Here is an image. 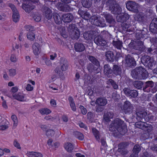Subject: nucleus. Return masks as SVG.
I'll return each mask as SVG.
<instances>
[{
    "label": "nucleus",
    "instance_id": "nucleus-1",
    "mask_svg": "<svg viewBox=\"0 0 157 157\" xmlns=\"http://www.w3.org/2000/svg\"><path fill=\"white\" fill-rule=\"evenodd\" d=\"M115 129L122 135H124L127 131L126 125L124 121L118 118L114 120L110 125L109 130L115 131Z\"/></svg>",
    "mask_w": 157,
    "mask_h": 157
},
{
    "label": "nucleus",
    "instance_id": "nucleus-2",
    "mask_svg": "<svg viewBox=\"0 0 157 157\" xmlns=\"http://www.w3.org/2000/svg\"><path fill=\"white\" fill-rule=\"evenodd\" d=\"M131 75L135 79H145L148 76L147 72L145 69L142 67L135 68L131 72Z\"/></svg>",
    "mask_w": 157,
    "mask_h": 157
},
{
    "label": "nucleus",
    "instance_id": "nucleus-3",
    "mask_svg": "<svg viewBox=\"0 0 157 157\" xmlns=\"http://www.w3.org/2000/svg\"><path fill=\"white\" fill-rule=\"evenodd\" d=\"M105 5L112 13L119 14L121 13V8L115 1L108 0L106 2Z\"/></svg>",
    "mask_w": 157,
    "mask_h": 157
},
{
    "label": "nucleus",
    "instance_id": "nucleus-4",
    "mask_svg": "<svg viewBox=\"0 0 157 157\" xmlns=\"http://www.w3.org/2000/svg\"><path fill=\"white\" fill-rule=\"evenodd\" d=\"M141 62L146 67L151 69L154 64L153 59L150 56L144 55L142 56L141 58Z\"/></svg>",
    "mask_w": 157,
    "mask_h": 157
},
{
    "label": "nucleus",
    "instance_id": "nucleus-5",
    "mask_svg": "<svg viewBox=\"0 0 157 157\" xmlns=\"http://www.w3.org/2000/svg\"><path fill=\"white\" fill-rule=\"evenodd\" d=\"M124 60L126 66L133 68L136 65V61L134 59L129 55H127L125 56Z\"/></svg>",
    "mask_w": 157,
    "mask_h": 157
},
{
    "label": "nucleus",
    "instance_id": "nucleus-6",
    "mask_svg": "<svg viewBox=\"0 0 157 157\" xmlns=\"http://www.w3.org/2000/svg\"><path fill=\"white\" fill-rule=\"evenodd\" d=\"M123 90L125 95L130 98H136L138 95V91L136 90H131L130 88L126 87Z\"/></svg>",
    "mask_w": 157,
    "mask_h": 157
},
{
    "label": "nucleus",
    "instance_id": "nucleus-7",
    "mask_svg": "<svg viewBox=\"0 0 157 157\" xmlns=\"http://www.w3.org/2000/svg\"><path fill=\"white\" fill-rule=\"evenodd\" d=\"M92 20H94L93 23L96 26H99L103 27L106 26V24L104 20H102L98 16H94L91 17Z\"/></svg>",
    "mask_w": 157,
    "mask_h": 157
},
{
    "label": "nucleus",
    "instance_id": "nucleus-8",
    "mask_svg": "<svg viewBox=\"0 0 157 157\" xmlns=\"http://www.w3.org/2000/svg\"><path fill=\"white\" fill-rule=\"evenodd\" d=\"M136 118L140 121H148V118L147 113L145 111H141L136 113Z\"/></svg>",
    "mask_w": 157,
    "mask_h": 157
},
{
    "label": "nucleus",
    "instance_id": "nucleus-9",
    "mask_svg": "<svg viewBox=\"0 0 157 157\" xmlns=\"http://www.w3.org/2000/svg\"><path fill=\"white\" fill-rule=\"evenodd\" d=\"M126 7L129 10L137 12L138 11L139 5L135 2L128 1L126 4Z\"/></svg>",
    "mask_w": 157,
    "mask_h": 157
},
{
    "label": "nucleus",
    "instance_id": "nucleus-10",
    "mask_svg": "<svg viewBox=\"0 0 157 157\" xmlns=\"http://www.w3.org/2000/svg\"><path fill=\"white\" fill-rule=\"evenodd\" d=\"M94 43L98 45L103 46L105 49L108 47L106 41L100 36H97L94 39Z\"/></svg>",
    "mask_w": 157,
    "mask_h": 157
},
{
    "label": "nucleus",
    "instance_id": "nucleus-11",
    "mask_svg": "<svg viewBox=\"0 0 157 157\" xmlns=\"http://www.w3.org/2000/svg\"><path fill=\"white\" fill-rule=\"evenodd\" d=\"M9 6L11 9L13 11L12 17L13 21L15 22H17L19 20L20 17L18 11L13 5L9 4Z\"/></svg>",
    "mask_w": 157,
    "mask_h": 157
},
{
    "label": "nucleus",
    "instance_id": "nucleus-12",
    "mask_svg": "<svg viewBox=\"0 0 157 157\" xmlns=\"http://www.w3.org/2000/svg\"><path fill=\"white\" fill-rule=\"evenodd\" d=\"M60 67L62 71H65L68 68L69 64L67 60L65 58L61 57L59 60Z\"/></svg>",
    "mask_w": 157,
    "mask_h": 157
},
{
    "label": "nucleus",
    "instance_id": "nucleus-13",
    "mask_svg": "<svg viewBox=\"0 0 157 157\" xmlns=\"http://www.w3.org/2000/svg\"><path fill=\"white\" fill-rule=\"evenodd\" d=\"M102 15L104 17L107 22L111 26L114 25L116 22L112 15L109 13H104Z\"/></svg>",
    "mask_w": 157,
    "mask_h": 157
},
{
    "label": "nucleus",
    "instance_id": "nucleus-14",
    "mask_svg": "<svg viewBox=\"0 0 157 157\" xmlns=\"http://www.w3.org/2000/svg\"><path fill=\"white\" fill-rule=\"evenodd\" d=\"M133 108V105L128 101H126L124 103L123 110L125 113H128L131 112Z\"/></svg>",
    "mask_w": 157,
    "mask_h": 157
},
{
    "label": "nucleus",
    "instance_id": "nucleus-15",
    "mask_svg": "<svg viewBox=\"0 0 157 157\" xmlns=\"http://www.w3.org/2000/svg\"><path fill=\"white\" fill-rule=\"evenodd\" d=\"M43 14L44 17L48 20L50 19L52 16V13L51 10L46 6L44 8Z\"/></svg>",
    "mask_w": 157,
    "mask_h": 157
},
{
    "label": "nucleus",
    "instance_id": "nucleus-16",
    "mask_svg": "<svg viewBox=\"0 0 157 157\" xmlns=\"http://www.w3.org/2000/svg\"><path fill=\"white\" fill-rule=\"evenodd\" d=\"M62 19L64 22L68 23L72 21L74 19V16L71 13H67L63 15Z\"/></svg>",
    "mask_w": 157,
    "mask_h": 157
},
{
    "label": "nucleus",
    "instance_id": "nucleus-17",
    "mask_svg": "<svg viewBox=\"0 0 157 157\" xmlns=\"http://www.w3.org/2000/svg\"><path fill=\"white\" fill-rule=\"evenodd\" d=\"M22 8L26 12L29 13L34 8V6L32 5L31 2L28 1L23 4Z\"/></svg>",
    "mask_w": 157,
    "mask_h": 157
},
{
    "label": "nucleus",
    "instance_id": "nucleus-18",
    "mask_svg": "<svg viewBox=\"0 0 157 157\" xmlns=\"http://www.w3.org/2000/svg\"><path fill=\"white\" fill-rule=\"evenodd\" d=\"M154 85L153 81H149L145 82L143 86V90L144 92H148L150 91L151 89Z\"/></svg>",
    "mask_w": 157,
    "mask_h": 157
},
{
    "label": "nucleus",
    "instance_id": "nucleus-19",
    "mask_svg": "<svg viewBox=\"0 0 157 157\" xmlns=\"http://www.w3.org/2000/svg\"><path fill=\"white\" fill-rule=\"evenodd\" d=\"M58 9L63 12H69L71 10V8L67 4H63L62 3H59Z\"/></svg>",
    "mask_w": 157,
    "mask_h": 157
},
{
    "label": "nucleus",
    "instance_id": "nucleus-20",
    "mask_svg": "<svg viewBox=\"0 0 157 157\" xmlns=\"http://www.w3.org/2000/svg\"><path fill=\"white\" fill-rule=\"evenodd\" d=\"M96 32L91 31L85 32L83 35L84 39L87 40H91L92 39L93 35H96Z\"/></svg>",
    "mask_w": 157,
    "mask_h": 157
},
{
    "label": "nucleus",
    "instance_id": "nucleus-21",
    "mask_svg": "<svg viewBox=\"0 0 157 157\" xmlns=\"http://www.w3.org/2000/svg\"><path fill=\"white\" fill-rule=\"evenodd\" d=\"M129 18V15L127 13H124L123 15L117 16L116 17L117 21L121 23L125 22Z\"/></svg>",
    "mask_w": 157,
    "mask_h": 157
},
{
    "label": "nucleus",
    "instance_id": "nucleus-22",
    "mask_svg": "<svg viewBox=\"0 0 157 157\" xmlns=\"http://www.w3.org/2000/svg\"><path fill=\"white\" fill-rule=\"evenodd\" d=\"M105 56L106 60L109 62L114 61L115 58L114 53L111 51L106 52Z\"/></svg>",
    "mask_w": 157,
    "mask_h": 157
},
{
    "label": "nucleus",
    "instance_id": "nucleus-23",
    "mask_svg": "<svg viewBox=\"0 0 157 157\" xmlns=\"http://www.w3.org/2000/svg\"><path fill=\"white\" fill-rule=\"evenodd\" d=\"M97 105L104 106L107 104V100L104 97H100L97 98L96 101Z\"/></svg>",
    "mask_w": 157,
    "mask_h": 157
},
{
    "label": "nucleus",
    "instance_id": "nucleus-24",
    "mask_svg": "<svg viewBox=\"0 0 157 157\" xmlns=\"http://www.w3.org/2000/svg\"><path fill=\"white\" fill-rule=\"evenodd\" d=\"M87 58L89 61L91 62L93 64L97 67L100 66V62L94 56L90 55H87Z\"/></svg>",
    "mask_w": 157,
    "mask_h": 157
},
{
    "label": "nucleus",
    "instance_id": "nucleus-25",
    "mask_svg": "<svg viewBox=\"0 0 157 157\" xmlns=\"http://www.w3.org/2000/svg\"><path fill=\"white\" fill-rule=\"evenodd\" d=\"M104 72L105 75L108 77L110 76V74L112 72V70L108 64H105L104 66Z\"/></svg>",
    "mask_w": 157,
    "mask_h": 157
},
{
    "label": "nucleus",
    "instance_id": "nucleus-26",
    "mask_svg": "<svg viewBox=\"0 0 157 157\" xmlns=\"http://www.w3.org/2000/svg\"><path fill=\"white\" fill-rule=\"evenodd\" d=\"M33 52L35 55H38L40 53V45L38 43H36L33 44Z\"/></svg>",
    "mask_w": 157,
    "mask_h": 157
},
{
    "label": "nucleus",
    "instance_id": "nucleus-27",
    "mask_svg": "<svg viewBox=\"0 0 157 157\" xmlns=\"http://www.w3.org/2000/svg\"><path fill=\"white\" fill-rule=\"evenodd\" d=\"M145 48L142 40L138 41L137 42L136 45L135 47V49L140 51H143L145 50Z\"/></svg>",
    "mask_w": 157,
    "mask_h": 157
},
{
    "label": "nucleus",
    "instance_id": "nucleus-28",
    "mask_svg": "<svg viewBox=\"0 0 157 157\" xmlns=\"http://www.w3.org/2000/svg\"><path fill=\"white\" fill-rule=\"evenodd\" d=\"M146 32L143 30L140 31L136 33V37L137 40H142L145 37Z\"/></svg>",
    "mask_w": 157,
    "mask_h": 157
},
{
    "label": "nucleus",
    "instance_id": "nucleus-29",
    "mask_svg": "<svg viewBox=\"0 0 157 157\" xmlns=\"http://www.w3.org/2000/svg\"><path fill=\"white\" fill-rule=\"evenodd\" d=\"M75 48L76 51L81 52L85 50V47L83 44L79 43H76L75 44Z\"/></svg>",
    "mask_w": 157,
    "mask_h": 157
},
{
    "label": "nucleus",
    "instance_id": "nucleus-30",
    "mask_svg": "<svg viewBox=\"0 0 157 157\" xmlns=\"http://www.w3.org/2000/svg\"><path fill=\"white\" fill-rule=\"evenodd\" d=\"M112 70L113 73L116 75H120L121 73V68L117 65H114Z\"/></svg>",
    "mask_w": 157,
    "mask_h": 157
},
{
    "label": "nucleus",
    "instance_id": "nucleus-31",
    "mask_svg": "<svg viewBox=\"0 0 157 157\" xmlns=\"http://www.w3.org/2000/svg\"><path fill=\"white\" fill-rule=\"evenodd\" d=\"M112 44L114 47L118 49L121 50V48L122 47V42L119 40H113Z\"/></svg>",
    "mask_w": 157,
    "mask_h": 157
},
{
    "label": "nucleus",
    "instance_id": "nucleus-32",
    "mask_svg": "<svg viewBox=\"0 0 157 157\" xmlns=\"http://www.w3.org/2000/svg\"><path fill=\"white\" fill-rule=\"evenodd\" d=\"M12 96L13 98L18 101H25L24 95L21 93L18 94H13Z\"/></svg>",
    "mask_w": 157,
    "mask_h": 157
},
{
    "label": "nucleus",
    "instance_id": "nucleus-33",
    "mask_svg": "<svg viewBox=\"0 0 157 157\" xmlns=\"http://www.w3.org/2000/svg\"><path fill=\"white\" fill-rule=\"evenodd\" d=\"M146 16L142 13L137 14L135 17V20L140 22H143L145 20Z\"/></svg>",
    "mask_w": 157,
    "mask_h": 157
},
{
    "label": "nucleus",
    "instance_id": "nucleus-34",
    "mask_svg": "<svg viewBox=\"0 0 157 157\" xmlns=\"http://www.w3.org/2000/svg\"><path fill=\"white\" fill-rule=\"evenodd\" d=\"M27 155L29 157H43L42 154L36 152H29L27 153Z\"/></svg>",
    "mask_w": 157,
    "mask_h": 157
},
{
    "label": "nucleus",
    "instance_id": "nucleus-35",
    "mask_svg": "<svg viewBox=\"0 0 157 157\" xmlns=\"http://www.w3.org/2000/svg\"><path fill=\"white\" fill-rule=\"evenodd\" d=\"M147 125V123L144 121H140L136 123L135 124V126L137 128L144 129L146 125Z\"/></svg>",
    "mask_w": 157,
    "mask_h": 157
},
{
    "label": "nucleus",
    "instance_id": "nucleus-36",
    "mask_svg": "<svg viewBox=\"0 0 157 157\" xmlns=\"http://www.w3.org/2000/svg\"><path fill=\"white\" fill-rule=\"evenodd\" d=\"M53 16L55 21L56 24L60 25L62 23V19L58 14L54 13Z\"/></svg>",
    "mask_w": 157,
    "mask_h": 157
},
{
    "label": "nucleus",
    "instance_id": "nucleus-37",
    "mask_svg": "<svg viewBox=\"0 0 157 157\" xmlns=\"http://www.w3.org/2000/svg\"><path fill=\"white\" fill-rule=\"evenodd\" d=\"M86 68L89 73H92L94 72L97 69V68L92 63H89L87 65Z\"/></svg>",
    "mask_w": 157,
    "mask_h": 157
},
{
    "label": "nucleus",
    "instance_id": "nucleus-38",
    "mask_svg": "<svg viewBox=\"0 0 157 157\" xmlns=\"http://www.w3.org/2000/svg\"><path fill=\"white\" fill-rule=\"evenodd\" d=\"M113 117V113L112 112H108L104 115V119L106 121L109 122L110 121V119Z\"/></svg>",
    "mask_w": 157,
    "mask_h": 157
},
{
    "label": "nucleus",
    "instance_id": "nucleus-39",
    "mask_svg": "<svg viewBox=\"0 0 157 157\" xmlns=\"http://www.w3.org/2000/svg\"><path fill=\"white\" fill-rule=\"evenodd\" d=\"M133 84L136 88L138 89H140L142 88L144 83L142 81H136L133 82Z\"/></svg>",
    "mask_w": 157,
    "mask_h": 157
},
{
    "label": "nucleus",
    "instance_id": "nucleus-40",
    "mask_svg": "<svg viewBox=\"0 0 157 157\" xmlns=\"http://www.w3.org/2000/svg\"><path fill=\"white\" fill-rule=\"evenodd\" d=\"M31 16L33 17L34 20L36 22H39L41 19L40 14L37 12H33L32 13V15H31Z\"/></svg>",
    "mask_w": 157,
    "mask_h": 157
},
{
    "label": "nucleus",
    "instance_id": "nucleus-41",
    "mask_svg": "<svg viewBox=\"0 0 157 157\" xmlns=\"http://www.w3.org/2000/svg\"><path fill=\"white\" fill-rule=\"evenodd\" d=\"M129 144V143L128 142H121L118 144V148L117 150L126 149Z\"/></svg>",
    "mask_w": 157,
    "mask_h": 157
},
{
    "label": "nucleus",
    "instance_id": "nucleus-42",
    "mask_svg": "<svg viewBox=\"0 0 157 157\" xmlns=\"http://www.w3.org/2000/svg\"><path fill=\"white\" fill-rule=\"evenodd\" d=\"M68 100L72 110L74 111H75L76 110V108L73 98L71 97H69Z\"/></svg>",
    "mask_w": 157,
    "mask_h": 157
},
{
    "label": "nucleus",
    "instance_id": "nucleus-43",
    "mask_svg": "<svg viewBox=\"0 0 157 157\" xmlns=\"http://www.w3.org/2000/svg\"><path fill=\"white\" fill-rule=\"evenodd\" d=\"M80 36L79 31L78 30H74L72 32L71 37L73 40L78 39Z\"/></svg>",
    "mask_w": 157,
    "mask_h": 157
},
{
    "label": "nucleus",
    "instance_id": "nucleus-44",
    "mask_svg": "<svg viewBox=\"0 0 157 157\" xmlns=\"http://www.w3.org/2000/svg\"><path fill=\"white\" fill-rule=\"evenodd\" d=\"M64 148L67 151L71 152L73 150L74 147L71 143H67L64 145Z\"/></svg>",
    "mask_w": 157,
    "mask_h": 157
},
{
    "label": "nucleus",
    "instance_id": "nucleus-45",
    "mask_svg": "<svg viewBox=\"0 0 157 157\" xmlns=\"http://www.w3.org/2000/svg\"><path fill=\"white\" fill-rule=\"evenodd\" d=\"M84 82L88 84H91L92 83V80H91V76L88 75H85L84 78Z\"/></svg>",
    "mask_w": 157,
    "mask_h": 157
},
{
    "label": "nucleus",
    "instance_id": "nucleus-46",
    "mask_svg": "<svg viewBox=\"0 0 157 157\" xmlns=\"http://www.w3.org/2000/svg\"><path fill=\"white\" fill-rule=\"evenodd\" d=\"M150 30L153 33H157V25L150 24L149 27Z\"/></svg>",
    "mask_w": 157,
    "mask_h": 157
},
{
    "label": "nucleus",
    "instance_id": "nucleus-47",
    "mask_svg": "<svg viewBox=\"0 0 157 157\" xmlns=\"http://www.w3.org/2000/svg\"><path fill=\"white\" fill-rule=\"evenodd\" d=\"M141 150V148L139 145L136 144L135 145L133 149V153L136 154H138Z\"/></svg>",
    "mask_w": 157,
    "mask_h": 157
},
{
    "label": "nucleus",
    "instance_id": "nucleus-48",
    "mask_svg": "<svg viewBox=\"0 0 157 157\" xmlns=\"http://www.w3.org/2000/svg\"><path fill=\"white\" fill-rule=\"evenodd\" d=\"M92 132L96 140L99 141V140L100 138V136L99 131L96 128H93L92 129Z\"/></svg>",
    "mask_w": 157,
    "mask_h": 157
},
{
    "label": "nucleus",
    "instance_id": "nucleus-49",
    "mask_svg": "<svg viewBox=\"0 0 157 157\" xmlns=\"http://www.w3.org/2000/svg\"><path fill=\"white\" fill-rule=\"evenodd\" d=\"M75 136L80 140H82L84 139V136L80 132L76 131L74 133Z\"/></svg>",
    "mask_w": 157,
    "mask_h": 157
},
{
    "label": "nucleus",
    "instance_id": "nucleus-50",
    "mask_svg": "<svg viewBox=\"0 0 157 157\" xmlns=\"http://www.w3.org/2000/svg\"><path fill=\"white\" fill-rule=\"evenodd\" d=\"M40 112L42 114H48L50 113L51 111L47 108H44L40 109Z\"/></svg>",
    "mask_w": 157,
    "mask_h": 157
},
{
    "label": "nucleus",
    "instance_id": "nucleus-51",
    "mask_svg": "<svg viewBox=\"0 0 157 157\" xmlns=\"http://www.w3.org/2000/svg\"><path fill=\"white\" fill-rule=\"evenodd\" d=\"M27 37L29 40H33L35 39V35L33 32H29L27 35Z\"/></svg>",
    "mask_w": 157,
    "mask_h": 157
},
{
    "label": "nucleus",
    "instance_id": "nucleus-52",
    "mask_svg": "<svg viewBox=\"0 0 157 157\" xmlns=\"http://www.w3.org/2000/svg\"><path fill=\"white\" fill-rule=\"evenodd\" d=\"M55 131L52 129L47 130L46 132V135L49 137L53 136L55 134Z\"/></svg>",
    "mask_w": 157,
    "mask_h": 157
},
{
    "label": "nucleus",
    "instance_id": "nucleus-53",
    "mask_svg": "<svg viewBox=\"0 0 157 157\" xmlns=\"http://www.w3.org/2000/svg\"><path fill=\"white\" fill-rule=\"evenodd\" d=\"M117 151L122 155H125L128 152V151L126 149L117 150Z\"/></svg>",
    "mask_w": 157,
    "mask_h": 157
},
{
    "label": "nucleus",
    "instance_id": "nucleus-54",
    "mask_svg": "<svg viewBox=\"0 0 157 157\" xmlns=\"http://www.w3.org/2000/svg\"><path fill=\"white\" fill-rule=\"evenodd\" d=\"M108 82L109 83H110L111 84L114 89L117 90L118 89V85L115 82H114L113 80L112 79H109Z\"/></svg>",
    "mask_w": 157,
    "mask_h": 157
},
{
    "label": "nucleus",
    "instance_id": "nucleus-55",
    "mask_svg": "<svg viewBox=\"0 0 157 157\" xmlns=\"http://www.w3.org/2000/svg\"><path fill=\"white\" fill-rule=\"evenodd\" d=\"M137 42L133 40H131L130 43L128 45V47L131 49H135V47L136 46Z\"/></svg>",
    "mask_w": 157,
    "mask_h": 157
},
{
    "label": "nucleus",
    "instance_id": "nucleus-56",
    "mask_svg": "<svg viewBox=\"0 0 157 157\" xmlns=\"http://www.w3.org/2000/svg\"><path fill=\"white\" fill-rule=\"evenodd\" d=\"M11 119L13 122V126L16 127L18 124V120L16 115H13L11 116Z\"/></svg>",
    "mask_w": 157,
    "mask_h": 157
},
{
    "label": "nucleus",
    "instance_id": "nucleus-57",
    "mask_svg": "<svg viewBox=\"0 0 157 157\" xmlns=\"http://www.w3.org/2000/svg\"><path fill=\"white\" fill-rule=\"evenodd\" d=\"M104 106L97 105L96 106L95 111L97 113L102 112L104 109Z\"/></svg>",
    "mask_w": 157,
    "mask_h": 157
},
{
    "label": "nucleus",
    "instance_id": "nucleus-58",
    "mask_svg": "<svg viewBox=\"0 0 157 157\" xmlns=\"http://www.w3.org/2000/svg\"><path fill=\"white\" fill-rule=\"evenodd\" d=\"M148 132H151L153 130V127L151 125L149 124H147V125H146L145 129Z\"/></svg>",
    "mask_w": 157,
    "mask_h": 157
},
{
    "label": "nucleus",
    "instance_id": "nucleus-59",
    "mask_svg": "<svg viewBox=\"0 0 157 157\" xmlns=\"http://www.w3.org/2000/svg\"><path fill=\"white\" fill-rule=\"evenodd\" d=\"M10 60L13 62H16L17 60V58L15 54H12L11 55L10 57Z\"/></svg>",
    "mask_w": 157,
    "mask_h": 157
},
{
    "label": "nucleus",
    "instance_id": "nucleus-60",
    "mask_svg": "<svg viewBox=\"0 0 157 157\" xmlns=\"http://www.w3.org/2000/svg\"><path fill=\"white\" fill-rule=\"evenodd\" d=\"M99 94V92L95 91L94 92L93 91L91 90H88V94L89 95L92 96L94 94L95 96H97L98 95L97 94Z\"/></svg>",
    "mask_w": 157,
    "mask_h": 157
},
{
    "label": "nucleus",
    "instance_id": "nucleus-61",
    "mask_svg": "<svg viewBox=\"0 0 157 157\" xmlns=\"http://www.w3.org/2000/svg\"><path fill=\"white\" fill-rule=\"evenodd\" d=\"M43 60L45 63L46 65L47 66H51L52 65V63L51 61L47 59L46 58L44 57L42 59Z\"/></svg>",
    "mask_w": 157,
    "mask_h": 157
},
{
    "label": "nucleus",
    "instance_id": "nucleus-62",
    "mask_svg": "<svg viewBox=\"0 0 157 157\" xmlns=\"http://www.w3.org/2000/svg\"><path fill=\"white\" fill-rule=\"evenodd\" d=\"M69 28L71 30V31H72V32L74 31V30H78V28L76 27V25L74 24H71L69 25Z\"/></svg>",
    "mask_w": 157,
    "mask_h": 157
},
{
    "label": "nucleus",
    "instance_id": "nucleus-63",
    "mask_svg": "<svg viewBox=\"0 0 157 157\" xmlns=\"http://www.w3.org/2000/svg\"><path fill=\"white\" fill-rule=\"evenodd\" d=\"M55 71L56 73H57L59 76H62L63 75V71H61L58 67H56L55 70Z\"/></svg>",
    "mask_w": 157,
    "mask_h": 157
},
{
    "label": "nucleus",
    "instance_id": "nucleus-64",
    "mask_svg": "<svg viewBox=\"0 0 157 157\" xmlns=\"http://www.w3.org/2000/svg\"><path fill=\"white\" fill-rule=\"evenodd\" d=\"M16 71L15 69H12L9 71V74L10 76H13L16 74Z\"/></svg>",
    "mask_w": 157,
    "mask_h": 157
}]
</instances>
